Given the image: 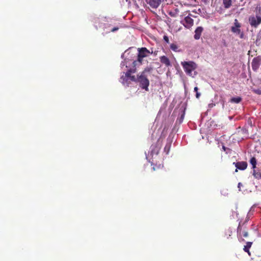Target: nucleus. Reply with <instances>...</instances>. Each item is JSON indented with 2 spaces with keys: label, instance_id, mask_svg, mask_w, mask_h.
<instances>
[{
  "label": "nucleus",
  "instance_id": "nucleus-9",
  "mask_svg": "<svg viewBox=\"0 0 261 261\" xmlns=\"http://www.w3.org/2000/svg\"><path fill=\"white\" fill-rule=\"evenodd\" d=\"M240 27H241V24L238 22V20L236 19L234 20V26H232L231 27V30L233 33L238 34L240 33V31H241Z\"/></svg>",
  "mask_w": 261,
  "mask_h": 261
},
{
  "label": "nucleus",
  "instance_id": "nucleus-14",
  "mask_svg": "<svg viewBox=\"0 0 261 261\" xmlns=\"http://www.w3.org/2000/svg\"><path fill=\"white\" fill-rule=\"evenodd\" d=\"M252 245V242H247L246 243V245L244 246L243 250L245 252H247L248 254L250 255V252L249 251V249L251 248Z\"/></svg>",
  "mask_w": 261,
  "mask_h": 261
},
{
  "label": "nucleus",
  "instance_id": "nucleus-30",
  "mask_svg": "<svg viewBox=\"0 0 261 261\" xmlns=\"http://www.w3.org/2000/svg\"><path fill=\"white\" fill-rule=\"evenodd\" d=\"M169 14V15L171 16H175L172 12H170Z\"/></svg>",
  "mask_w": 261,
  "mask_h": 261
},
{
  "label": "nucleus",
  "instance_id": "nucleus-33",
  "mask_svg": "<svg viewBox=\"0 0 261 261\" xmlns=\"http://www.w3.org/2000/svg\"><path fill=\"white\" fill-rule=\"evenodd\" d=\"M123 57V54L121 55V57L122 58Z\"/></svg>",
  "mask_w": 261,
  "mask_h": 261
},
{
  "label": "nucleus",
  "instance_id": "nucleus-29",
  "mask_svg": "<svg viewBox=\"0 0 261 261\" xmlns=\"http://www.w3.org/2000/svg\"><path fill=\"white\" fill-rule=\"evenodd\" d=\"M222 149L224 150V151H226V147H225L224 145L222 146Z\"/></svg>",
  "mask_w": 261,
  "mask_h": 261
},
{
  "label": "nucleus",
  "instance_id": "nucleus-27",
  "mask_svg": "<svg viewBox=\"0 0 261 261\" xmlns=\"http://www.w3.org/2000/svg\"><path fill=\"white\" fill-rule=\"evenodd\" d=\"M126 62V60H125L124 61L122 62L121 64V66L122 67L125 65V63Z\"/></svg>",
  "mask_w": 261,
  "mask_h": 261
},
{
  "label": "nucleus",
  "instance_id": "nucleus-25",
  "mask_svg": "<svg viewBox=\"0 0 261 261\" xmlns=\"http://www.w3.org/2000/svg\"><path fill=\"white\" fill-rule=\"evenodd\" d=\"M243 187V184L241 182H239L238 184V187L239 189V191H242L241 190V187Z\"/></svg>",
  "mask_w": 261,
  "mask_h": 261
},
{
  "label": "nucleus",
  "instance_id": "nucleus-32",
  "mask_svg": "<svg viewBox=\"0 0 261 261\" xmlns=\"http://www.w3.org/2000/svg\"><path fill=\"white\" fill-rule=\"evenodd\" d=\"M238 163H242V164H244V163H246L245 162H239Z\"/></svg>",
  "mask_w": 261,
  "mask_h": 261
},
{
  "label": "nucleus",
  "instance_id": "nucleus-6",
  "mask_svg": "<svg viewBox=\"0 0 261 261\" xmlns=\"http://www.w3.org/2000/svg\"><path fill=\"white\" fill-rule=\"evenodd\" d=\"M249 21L252 27H257L261 23V17L259 16H251Z\"/></svg>",
  "mask_w": 261,
  "mask_h": 261
},
{
  "label": "nucleus",
  "instance_id": "nucleus-12",
  "mask_svg": "<svg viewBox=\"0 0 261 261\" xmlns=\"http://www.w3.org/2000/svg\"><path fill=\"white\" fill-rule=\"evenodd\" d=\"M203 31V28L202 27H197L195 30L194 38L196 40H198L201 36V33Z\"/></svg>",
  "mask_w": 261,
  "mask_h": 261
},
{
  "label": "nucleus",
  "instance_id": "nucleus-1",
  "mask_svg": "<svg viewBox=\"0 0 261 261\" xmlns=\"http://www.w3.org/2000/svg\"><path fill=\"white\" fill-rule=\"evenodd\" d=\"M147 71V69H145L140 75H138V78L136 79L135 76H131L132 73H135L136 72L135 69H129L125 72L123 73L124 75H122L120 77V82L122 84L127 85L128 84V81L129 80L132 81H137L140 83V87L146 91L148 90V86L149 85V80L147 79L145 72Z\"/></svg>",
  "mask_w": 261,
  "mask_h": 261
},
{
  "label": "nucleus",
  "instance_id": "nucleus-28",
  "mask_svg": "<svg viewBox=\"0 0 261 261\" xmlns=\"http://www.w3.org/2000/svg\"><path fill=\"white\" fill-rule=\"evenodd\" d=\"M118 29V28H114L112 30V32H115V31H117Z\"/></svg>",
  "mask_w": 261,
  "mask_h": 261
},
{
  "label": "nucleus",
  "instance_id": "nucleus-31",
  "mask_svg": "<svg viewBox=\"0 0 261 261\" xmlns=\"http://www.w3.org/2000/svg\"><path fill=\"white\" fill-rule=\"evenodd\" d=\"M255 92H256V93H257L258 94H260L261 93L260 91L259 90H256Z\"/></svg>",
  "mask_w": 261,
  "mask_h": 261
},
{
  "label": "nucleus",
  "instance_id": "nucleus-22",
  "mask_svg": "<svg viewBox=\"0 0 261 261\" xmlns=\"http://www.w3.org/2000/svg\"><path fill=\"white\" fill-rule=\"evenodd\" d=\"M164 40L167 43H169V40L168 37L167 36H164L163 37Z\"/></svg>",
  "mask_w": 261,
  "mask_h": 261
},
{
  "label": "nucleus",
  "instance_id": "nucleus-13",
  "mask_svg": "<svg viewBox=\"0 0 261 261\" xmlns=\"http://www.w3.org/2000/svg\"><path fill=\"white\" fill-rule=\"evenodd\" d=\"M170 49L175 52H180L181 49L179 48V46L176 43H171L170 45Z\"/></svg>",
  "mask_w": 261,
  "mask_h": 261
},
{
  "label": "nucleus",
  "instance_id": "nucleus-17",
  "mask_svg": "<svg viewBox=\"0 0 261 261\" xmlns=\"http://www.w3.org/2000/svg\"><path fill=\"white\" fill-rule=\"evenodd\" d=\"M232 233V231L230 228L225 230L224 237L226 239H229Z\"/></svg>",
  "mask_w": 261,
  "mask_h": 261
},
{
  "label": "nucleus",
  "instance_id": "nucleus-7",
  "mask_svg": "<svg viewBox=\"0 0 261 261\" xmlns=\"http://www.w3.org/2000/svg\"><path fill=\"white\" fill-rule=\"evenodd\" d=\"M253 175L256 178H261V164H252Z\"/></svg>",
  "mask_w": 261,
  "mask_h": 261
},
{
  "label": "nucleus",
  "instance_id": "nucleus-8",
  "mask_svg": "<svg viewBox=\"0 0 261 261\" xmlns=\"http://www.w3.org/2000/svg\"><path fill=\"white\" fill-rule=\"evenodd\" d=\"M164 0H145V2L152 8H157Z\"/></svg>",
  "mask_w": 261,
  "mask_h": 261
},
{
  "label": "nucleus",
  "instance_id": "nucleus-26",
  "mask_svg": "<svg viewBox=\"0 0 261 261\" xmlns=\"http://www.w3.org/2000/svg\"><path fill=\"white\" fill-rule=\"evenodd\" d=\"M238 34L240 35V37L242 39L244 37V35L243 33L241 32V31H240V33Z\"/></svg>",
  "mask_w": 261,
  "mask_h": 261
},
{
  "label": "nucleus",
  "instance_id": "nucleus-5",
  "mask_svg": "<svg viewBox=\"0 0 261 261\" xmlns=\"http://www.w3.org/2000/svg\"><path fill=\"white\" fill-rule=\"evenodd\" d=\"M181 23L187 29H190L194 24L193 19L189 16L185 17L184 20H181Z\"/></svg>",
  "mask_w": 261,
  "mask_h": 261
},
{
  "label": "nucleus",
  "instance_id": "nucleus-3",
  "mask_svg": "<svg viewBox=\"0 0 261 261\" xmlns=\"http://www.w3.org/2000/svg\"><path fill=\"white\" fill-rule=\"evenodd\" d=\"M138 61L141 63L144 58L148 57L153 53V51H150L146 47L139 48L138 49Z\"/></svg>",
  "mask_w": 261,
  "mask_h": 261
},
{
  "label": "nucleus",
  "instance_id": "nucleus-15",
  "mask_svg": "<svg viewBox=\"0 0 261 261\" xmlns=\"http://www.w3.org/2000/svg\"><path fill=\"white\" fill-rule=\"evenodd\" d=\"M236 167V172L238 171V169L244 170L247 168V164H235Z\"/></svg>",
  "mask_w": 261,
  "mask_h": 261
},
{
  "label": "nucleus",
  "instance_id": "nucleus-16",
  "mask_svg": "<svg viewBox=\"0 0 261 261\" xmlns=\"http://www.w3.org/2000/svg\"><path fill=\"white\" fill-rule=\"evenodd\" d=\"M223 4L225 8L228 9L231 6L232 0H223Z\"/></svg>",
  "mask_w": 261,
  "mask_h": 261
},
{
  "label": "nucleus",
  "instance_id": "nucleus-23",
  "mask_svg": "<svg viewBox=\"0 0 261 261\" xmlns=\"http://www.w3.org/2000/svg\"><path fill=\"white\" fill-rule=\"evenodd\" d=\"M215 106V104L214 103H213V102H212V103H210L208 106V108L209 109H212Z\"/></svg>",
  "mask_w": 261,
  "mask_h": 261
},
{
  "label": "nucleus",
  "instance_id": "nucleus-20",
  "mask_svg": "<svg viewBox=\"0 0 261 261\" xmlns=\"http://www.w3.org/2000/svg\"><path fill=\"white\" fill-rule=\"evenodd\" d=\"M153 147H155V149L154 151H153L152 150H151V153H155L156 154H157L159 152V149L158 147H157L156 146H155L154 145V146H152L151 147V148L152 149Z\"/></svg>",
  "mask_w": 261,
  "mask_h": 261
},
{
  "label": "nucleus",
  "instance_id": "nucleus-21",
  "mask_svg": "<svg viewBox=\"0 0 261 261\" xmlns=\"http://www.w3.org/2000/svg\"><path fill=\"white\" fill-rule=\"evenodd\" d=\"M198 88L197 87H195L194 89V91L196 92V97L199 98L200 96V93L198 92Z\"/></svg>",
  "mask_w": 261,
  "mask_h": 261
},
{
  "label": "nucleus",
  "instance_id": "nucleus-2",
  "mask_svg": "<svg viewBox=\"0 0 261 261\" xmlns=\"http://www.w3.org/2000/svg\"><path fill=\"white\" fill-rule=\"evenodd\" d=\"M180 64L185 73L188 75L194 77L197 75L198 73L196 71L197 65L194 61H182Z\"/></svg>",
  "mask_w": 261,
  "mask_h": 261
},
{
  "label": "nucleus",
  "instance_id": "nucleus-18",
  "mask_svg": "<svg viewBox=\"0 0 261 261\" xmlns=\"http://www.w3.org/2000/svg\"><path fill=\"white\" fill-rule=\"evenodd\" d=\"M242 100V98L240 97H232L230 99V102L232 103H238Z\"/></svg>",
  "mask_w": 261,
  "mask_h": 261
},
{
  "label": "nucleus",
  "instance_id": "nucleus-34",
  "mask_svg": "<svg viewBox=\"0 0 261 261\" xmlns=\"http://www.w3.org/2000/svg\"><path fill=\"white\" fill-rule=\"evenodd\" d=\"M184 116V115H182V118H183Z\"/></svg>",
  "mask_w": 261,
  "mask_h": 261
},
{
  "label": "nucleus",
  "instance_id": "nucleus-4",
  "mask_svg": "<svg viewBox=\"0 0 261 261\" xmlns=\"http://www.w3.org/2000/svg\"><path fill=\"white\" fill-rule=\"evenodd\" d=\"M237 233L239 237H243L247 238L248 237V232L246 226L244 224H239L237 228Z\"/></svg>",
  "mask_w": 261,
  "mask_h": 261
},
{
  "label": "nucleus",
  "instance_id": "nucleus-10",
  "mask_svg": "<svg viewBox=\"0 0 261 261\" xmlns=\"http://www.w3.org/2000/svg\"><path fill=\"white\" fill-rule=\"evenodd\" d=\"M260 64V59L258 58H254L252 61V68L254 71L258 69Z\"/></svg>",
  "mask_w": 261,
  "mask_h": 261
},
{
  "label": "nucleus",
  "instance_id": "nucleus-11",
  "mask_svg": "<svg viewBox=\"0 0 261 261\" xmlns=\"http://www.w3.org/2000/svg\"><path fill=\"white\" fill-rule=\"evenodd\" d=\"M160 62L163 64L165 65L167 67H169L171 66V62L169 59V58L165 56H163L160 57Z\"/></svg>",
  "mask_w": 261,
  "mask_h": 261
},
{
  "label": "nucleus",
  "instance_id": "nucleus-24",
  "mask_svg": "<svg viewBox=\"0 0 261 261\" xmlns=\"http://www.w3.org/2000/svg\"><path fill=\"white\" fill-rule=\"evenodd\" d=\"M256 159L254 158H252L250 161V163H256Z\"/></svg>",
  "mask_w": 261,
  "mask_h": 261
},
{
  "label": "nucleus",
  "instance_id": "nucleus-19",
  "mask_svg": "<svg viewBox=\"0 0 261 261\" xmlns=\"http://www.w3.org/2000/svg\"><path fill=\"white\" fill-rule=\"evenodd\" d=\"M171 144L170 143H168L166 145V146L164 147V151L166 153V154H168L170 151Z\"/></svg>",
  "mask_w": 261,
  "mask_h": 261
}]
</instances>
